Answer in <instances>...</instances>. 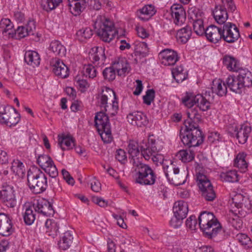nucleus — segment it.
Segmentation results:
<instances>
[{"instance_id":"f257e3e1","label":"nucleus","mask_w":252,"mask_h":252,"mask_svg":"<svg viewBox=\"0 0 252 252\" xmlns=\"http://www.w3.org/2000/svg\"><path fill=\"white\" fill-rule=\"evenodd\" d=\"M196 97L197 94L187 92L182 98V103L189 109L187 112L188 118L184 122L186 128L184 131H180V137L183 144L189 148L198 146L204 141V137L198 126L201 120V115L196 109L191 108L196 105Z\"/></svg>"},{"instance_id":"f03ea898","label":"nucleus","mask_w":252,"mask_h":252,"mask_svg":"<svg viewBox=\"0 0 252 252\" xmlns=\"http://www.w3.org/2000/svg\"><path fill=\"white\" fill-rule=\"evenodd\" d=\"M198 225L200 229L211 239L218 237L220 239L223 235L224 230L215 218L212 213L206 211L200 213L198 217Z\"/></svg>"},{"instance_id":"7ed1b4c3","label":"nucleus","mask_w":252,"mask_h":252,"mask_svg":"<svg viewBox=\"0 0 252 252\" xmlns=\"http://www.w3.org/2000/svg\"><path fill=\"white\" fill-rule=\"evenodd\" d=\"M27 180L30 190L34 194L41 193L47 188V176L38 168H33L28 171Z\"/></svg>"},{"instance_id":"20e7f679","label":"nucleus","mask_w":252,"mask_h":252,"mask_svg":"<svg viewBox=\"0 0 252 252\" xmlns=\"http://www.w3.org/2000/svg\"><path fill=\"white\" fill-rule=\"evenodd\" d=\"M94 27L97 30L98 36L105 42L109 43L112 40L116 33L113 23L102 16L97 17Z\"/></svg>"},{"instance_id":"39448f33","label":"nucleus","mask_w":252,"mask_h":252,"mask_svg":"<svg viewBox=\"0 0 252 252\" xmlns=\"http://www.w3.org/2000/svg\"><path fill=\"white\" fill-rule=\"evenodd\" d=\"M95 125L104 143H110L113 140L108 116L105 112H97L94 118Z\"/></svg>"},{"instance_id":"423d86ee","label":"nucleus","mask_w":252,"mask_h":252,"mask_svg":"<svg viewBox=\"0 0 252 252\" xmlns=\"http://www.w3.org/2000/svg\"><path fill=\"white\" fill-rule=\"evenodd\" d=\"M165 175L172 184L175 186L184 184L186 181L187 174L185 171L180 172L179 168L175 167L171 163L170 166H167L166 169L163 165Z\"/></svg>"},{"instance_id":"0eeeda50","label":"nucleus","mask_w":252,"mask_h":252,"mask_svg":"<svg viewBox=\"0 0 252 252\" xmlns=\"http://www.w3.org/2000/svg\"><path fill=\"white\" fill-rule=\"evenodd\" d=\"M137 176L135 178V183L141 185H153L155 183L157 178L154 170L150 166L143 165L137 172Z\"/></svg>"},{"instance_id":"6e6552de","label":"nucleus","mask_w":252,"mask_h":252,"mask_svg":"<svg viewBox=\"0 0 252 252\" xmlns=\"http://www.w3.org/2000/svg\"><path fill=\"white\" fill-rule=\"evenodd\" d=\"M20 120V114L15 109L7 110L4 105L0 106V123L12 127L17 125Z\"/></svg>"},{"instance_id":"1a4fd4ad","label":"nucleus","mask_w":252,"mask_h":252,"mask_svg":"<svg viewBox=\"0 0 252 252\" xmlns=\"http://www.w3.org/2000/svg\"><path fill=\"white\" fill-rule=\"evenodd\" d=\"M141 157L143 156L146 160L152 158L154 154L158 153L162 148L159 143L155 139L150 137L148 143L145 146H141Z\"/></svg>"},{"instance_id":"9d476101","label":"nucleus","mask_w":252,"mask_h":252,"mask_svg":"<svg viewBox=\"0 0 252 252\" xmlns=\"http://www.w3.org/2000/svg\"><path fill=\"white\" fill-rule=\"evenodd\" d=\"M32 207L35 212L44 216H53L55 213L52 204L43 198L34 200Z\"/></svg>"},{"instance_id":"9b49d317","label":"nucleus","mask_w":252,"mask_h":252,"mask_svg":"<svg viewBox=\"0 0 252 252\" xmlns=\"http://www.w3.org/2000/svg\"><path fill=\"white\" fill-rule=\"evenodd\" d=\"M222 38L228 43H233L240 37L238 29L235 25L227 22L223 26L222 30Z\"/></svg>"},{"instance_id":"f8f14e48","label":"nucleus","mask_w":252,"mask_h":252,"mask_svg":"<svg viewBox=\"0 0 252 252\" xmlns=\"http://www.w3.org/2000/svg\"><path fill=\"white\" fill-rule=\"evenodd\" d=\"M35 30V22L33 21H30L26 26H19L14 32L9 33V37L16 39L24 38L29 35H33Z\"/></svg>"},{"instance_id":"ddd939ff","label":"nucleus","mask_w":252,"mask_h":252,"mask_svg":"<svg viewBox=\"0 0 252 252\" xmlns=\"http://www.w3.org/2000/svg\"><path fill=\"white\" fill-rule=\"evenodd\" d=\"M0 200L10 208H13L16 205V200L13 188L10 186L2 187L0 190Z\"/></svg>"},{"instance_id":"4468645a","label":"nucleus","mask_w":252,"mask_h":252,"mask_svg":"<svg viewBox=\"0 0 252 252\" xmlns=\"http://www.w3.org/2000/svg\"><path fill=\"white\" fill-rule=\"evenodd\" d=\"M162 64L166 66L173 65L178 61L179 57L177 52L170 49H164L158 54Z\"/></svg>"},{"instance_id":"2eb2a0df","label":"nucleus","mask_w":252,"mask_h":252,"mask_svg":"<svg viewBox=\"0 0 252 252\" xmlns=\"http://www.w3.org/2000/svg\"><path fill=\"white\" fill-rule=\"evenodd\" d=\"M171 14L174 23L177 26H182L186 20V13L184 7L180 4H173L171 7Z\"/></svg>"},{"instance_id":"dca6fc26","label":"nucleus","mask_w":252,"mask_h":252,"mask_svg":"<svg viewBox=\"0 0 252 252\" xmlns=\"http://www.w3.org/2000/svg\"><path fill=\"white\" fill-rule=\"evenodd\" d=\"M13 231L14 228L9 216L0 213V235L2 236H9Z\"/></svg>"},{"instance_id":"f3484780","label":"nucleus","mask_w":252,"mask_h":252,"mask_svg":"<svg viewBox=\"0 0 252 252\" xmlns=\"http://www.w3.org/2000/svg\"><path fill=\"white\" fill-rule=\"evenodd\" d=\"M89 54L90 59L94 63H96L99 66L104 64L106 57L103 47L96 46L92 48Z\"/></svg>"},{"instance_id":"a211bd4d","label":"nucleus","mask_w":252,"mask_h":252,"mask_svg":"<svg viewBox=\"0 0 252 252\" xmlns=\"http://www.w3.org/2000/svg\"><path fill=\"white\" fill-rule=\"evenodd\" d=\"M112 97L115 98V92L112 89L105 87L97 95L98 104L101 108H103L105 112H107V108L109 107L108 100L112 99Z\"/></svg>"},{"instance_id":"6ab92c4d","label":"nucleus","mask_w":252,"mask_h":252,"mask_svg":"<svg viewBox=\"0 0 252 252\" xmlns=\"http://www.w3.org/2000/svg\"><path fill=\"white\" fill-rule=\"evenodd\" d=\"M127 121L133 126L142 127L148 124L146 115L140 111H134L128 114Z\"/></svg>"},{"instance_id":"aec40b11","label":"nucleus","mask_w":252,"mask_h":252,"mask_svg":"<svg viewBox=\"0 0 252 252\" xmlns=\"http://www.w3.org/2000/svg\"><path fill=\"white\" fill-rule=\"evenodd\" d=\"M214 99L213 93L206 91L204 94H198L196 97V105L202 111H206L210 108L211 101Z\"/></svg>"},{"instance_id":"412c9836","label":"nucleus","mask_w":252,"mask_h":252,"mask_svg":"<svg viewBox=\"0 0 252 252\" xmlns=\"http://www.w3.org/2000/svg\"><path fill=\"white\" fill-rule=\"evenodd\" d=\"M112 66L117 71L118 75L120 76H125L130 70L128 61L123 57H120L116 59L113 62Z\"/></svg>"},{"instance_id":"4be33fe9","label":"nucleus","mask_w":252,"mask_h":252,"mask_svg":"<svg viewBox=\"0 0 252 252\" xmlns=\"http://www.w3.org/2000/svg\"><path fill=\"white\" fill-rule=\"evenodd\" d=\"M251 132V126L241 125L235 127L232 135L235 136L239 143L244 144L247 141Z\"/></svg>"},{"instance_id":"5701e85b","label":"nucleus","mask_w":252,"mask_h":252,"mask_svg":"<svg viewBox=\"0 0 252 252\" xmlns=\"http://www.w3.org/2000/svg\"><path fill=\"white\" fill-rule=\"evenodd\" d=\"M53 72L61 78H67L69 74L67 66L59 59H55L53 62Z\"/></svg>"},{"instance_id":"b1692460","label":"nucleus","mask_w":252,"mask_h":252,"mask_svg":"<svg viewBox=\"0 0 252 252\" xmlns=\"http://www.w3.org/2000/svg\"><path fill=\"white\" fill-rule=\"evenodd\" d=\"M221 28L214 25L209 26L205 31V34L210 42L216 43L222 38Z\"/></svg>"},{"instance_id":"393cba45","label":"nucleus","mask_w":252,"mask_h":252,"mask_svg":"<svg viewBox=\"0 0 252 252\" xmlns=\"http://www.w3.org/2000/svg\"><path fill=\"white\" fill-rule=\"evenodd\" d=\"M195 9H190L189 11V15L192 19L193 29L196 34L202 36L205 33L206 29L204 27L203 21L201 19L197 18V14L195 13Z\"/></svg>"},{"instance_id":"a878e982","label":"nucleus","mask_w":252,"mask_h":252,"mask_svg":"<svg viewBox=\"0 0 252 252\" xmlns=\"http://www.w3.org/2000/svg\"><path fill=\"white\" fill-rule=\"evenodd\" d=\"M237 72H238L237 76L243 88L252 86V74L251 71L247 68H241Z\"/></svg>"},{"instance_id":"bb28decb","label":"nucleus","mask_w":252,"mask_h":252,"mask_svg":"<svg viewBox=\"0 0 252 252\" xmlns=\"http://www.w3.org/2000/svg\"><path fill=\"white\" fill-rule=\"evenodd\" d=\"M189 211L188 205L183 200L176 202L173 208L174 215L178 217L186 218Z\"/></svg>"},{"instance_id":"cd10ccee","label":"nucleus","mask_w":252,"mask_h":252,"mask_svg":"<svg viewBox=\"0 0 252 252\" xmlns=\"http://www.w3.org/2000/svg\"><path fill=\"white\" fill-rule=\"evenodd\" d=\"M226 84L230 90L236 93L241 94L244 89L242 84H240L238 76H229L225 80Z\"/></svg>"},{"instance_id":"c85d7f7f","label":"nucleus","mask_w":252,"mask_h":252,"mask_svg":"<svg viewBox=\"0 0 252 252\" xmlns=\"http://www.w3.org/2000/svg\"><path fill=\"white\" fill-rule=\"evenodd\" d=\"M213 13L214 17L218 24L224 25L226 23L228 16L225 7L216 5Z\"/></svg>"},{"instance_id":"c756f323","label":"nucleus","mask_w":252,"mask_h":252,"mask_svg":"<svg viewBox=\"0 0 252 252\" xmlns=\"http://www.w3.org/2000/svg\"><path fill=\"white\" fill-rule=\"evenodd\" d=\"M73 231L68 230L65 232L58 242L59 248L61 250H66L71 246L73 240Z\"/></svg>"},{"instance_id":"7c9ffc66","label":"nucleus","mask_w":252,"mask_h":252,"mask_svg":"<svg viewBox=\"0 0 252 252\" xmlns=\"http://www.w3.org/2000/svg\"><path fill=\"white\" fill-rule=\"evenodd\" d=\"M241 215L240 210L231 209L228 214V220L231 223L232 226L236 230L241 229L242 227V221L240 219Z\"/></svg>"},{"instance_id":"2f4dec72","label":"nucleus","mask_w":252,"mask_h":252,"mask_svg":"<svg viewBox=\"0 0 252 252\" xmlns=\"http://www.w3.org/2000/svg\"><path fill=\"white\" fill-rule=\"evenodd\" d=\"M24 60L28 64L33 67L38 66L40 62L39 55L33 51H27L25 54Z\"/></svg>"},{"instance_id":"473e14b6","label":"nucleus","mask_w":252,"mask_h":252,"mask_svg":"<svg viewBox=\"0 0 252 252\" xmlns=\"http://www.w3.org/2000/svg\"><path fill=\"white\" fill-rule=\"evenodd\" d=\"M227 87L225 81L222 83V81L220 79L214 80L211 94L212 95V93H213V95H214L213 94L215 93L219 96L224 95L227 93Z\"/></svg>"},{"instance_id":"72a5a7b5","label":"nucleus","mask_w":252,"mask_h":252,"mask_svg":"<svg viewBox=\"0 0 252 252\" xmlns=\"http://www.w3.org/2000/svg\"><path fill=\"white\" fill-rule=\"evenodd\" d=\"M46 235L51 238H54L59 231V226L57 222L52 220H47L45 222Z\"/></svg>"},{"instance_id":"f704fd0d","label":"nucleus","mask_w":252,"mask_h":252,"mask_svg":"<svg viewBox=\"0 0 252 252\" xmlns=\"http://www.w3.org/2000/svg\"><path fill=\"white\" fill-rule=\"evenodd\" d=\"M0 29L4 36L9 37V33L14 32L13 25L8 18H3L0 21Z\"/></svg>"},{"instance_id":"c9c22d12","label":"nucleus","mask_w":252,"mask_h":252,"mask_svg":"<svg viewBox=\"0 0 252 252\" xmlns=\"http://www.w3.org/2000/svg\"><path fill=\"white\" fill-rule=\"evenodd\" d=\"M58 145L63 150L71 148L74 146V141L70 136L62 134L58 135Z\"/></svg>"},{"instance_id":"e433bc0d","label":"nucleus","mask_w":252,"mask_h":252,"mask_svg":"<svg viewBox=\"0 0 252 252\" xmlns=\"http://www.w3.org/2000/svg\"><path fill=\"white\" fill-rule=\"evenodd\" d=\"M223 63L230 71L237 72L241 68L239 66V63L234 58L231 56L224 57Z\"/></svg>"},{"instance_id":"4c0bfd02","label":"nucleus","mask_w":252,"mask_h":252,"mask_svg":"<svg viewBox=\"0 0 252 252\" xmlns=\"http://www.w3.org/2000/svg\"><path fill=\"white\" fill-rule=\"evenodd\" d=\"M191 30L190 27L187 26L177 32L176 37L179 42L186 43L189 40L191 35Z\"/></svg>"},{"instance_id":"58836bf2","label":"nucleus","mask_w":252,"mask_h":252,"mask_svg":"<svg viewBox=\"0 0 252 252\" xmlns=\"http://www.w3.org/2000/svg\"><path fill=\"white\" fill-rule=\"evenodd\" d=\"M196 179L198 186L201 192L205 189L213 188L210 180L203 174H198L196 177Z\"/></svg>"},{"instance_id":"ea45409f","label":"nucleus","mask_w":252,"mask_h":252,"mask_svg":"<svg viewBox=\"0 0 252 252\" xmlns=\"http://www.w3.org/2000/svg\"><path fill=\"white\" fill-rule=\"evenodd\" d=\"M156 13L155 7L152 5H147L144 6L142 8L137 10V14L138 17L142 20L145 21L148 19V18L143 17V15L148 16L149 17L154 15Z\"/></svg>"},{"instance_id":"a19ab883","label":"nucleus","mask_w":252,"mask_h":252,"mask_svg":"<svg viewBox=\"0 0 252 252\" xmlns=\"http://www.w3.org/2000/svg\"><path fill=\"white\" fill-rule=\"evenodd\" d=\"M246 157V154L245 153H241L237 155L234 159V165L241 169L242 172H245L248 167Z\"/></svg>"},{"instance_id":"79ce46f5","label":"nucleus","mask_w":252,"mask_h":252,"mask_svg":"<svg viewBox=\"0 0 252 252\" xmlns=\"http://www.w3.org/2000/svg\"><path fill=\"white\" fill-rule=\"evenodd\" d=\"M11 171L19 177L23 176L25 172V166L23 163L18 159H14L11 163Z\"/></svg>"},{"instance_id":"37998d69","label":"nucleus","mask_w":252,"mask_h":252,"mask_svg":"<svg viewBox=\"0 0 252 252\" xmlns=\"http://www.w3.org/2000/svg\"><path fill=\"white\" fill-rule=\"evenodd\" d=\"M50 49L56 55L61 57L64 56L65 55L66 50L65 47L58 40H54L51 42Z\"/></svg>"},{"instance_id":"c03bdc74","label":"nucleus","mask_w":252,"mask_h":252,"mask_svg":"<svg viewBox=\"0 0 252 252\" xmlns=\"http://www.w3.org/2000/svg\"><path fill=\"white\" fill-rule=\"evenodd\" d=\"M149 52L148 45L144 42H136L135 44V55H139L140 57H146Z\"/></svg>"},{"instance_id":"a18cd8bd","label":"nucleus","mask_w":252,"mask_h":252,"mask_svg":"<svg viewBox=\"0 0 252 252\" xmlns=\"http://www.w3.org/2000/svg\"><path fill=\"white\" fill-rule=\"evenodd\" d=\"M178 158L184 162L192 161L194 158V153L190 149L180 151L177 155Z\"/></svg>"},{"instance_id":"49530a36","label":"nucleus","mask_w":252,"mask_h":252,"mask_svg":"<svg viewBox=\"0 0 252 252\" xmlns=\"http://www.w3.org/2000/svg\"><path fill=\"white\" fill-rule=\"evenodd\" d=\"M62 0H42L41 5L43 9L50 12L58 6Z\"/></svg>"},{"instance_id":"de8ad7c7","label":"nucleus","mask_w":252,"mask_h":252,"mask_svg":"<svg viewBox=\"0 0 252 252\" xmlns=\"http://www.w3.org/2000/svg\"><path fill=\"white\" fill-rule=\"evenodd\" d=\"M221 180L228 182L238 181V175L235 170H230L226 172H222L220 175Z\"/></svg>"},{"instance_id":"09e8293b","label":"nucleus","mask_w":252,"mask_h":252,"mask_svg":"<svg viewBox=\"0 0 252 252\" xmlns=\"http://www.w3.org/2000/svg\"><path fill=\"white\" fill-rule=\"evenodd\" d=\"M81 74L83 77L94 78L96 76V69L91 64H85L81 70Z\"/></svg>"},{"instance_id":"8fccbe9b","label":"nucleus","mask_w":252,"mask_h":252,"mask_svg":"<svg viewBox=\"0 0 252 252\" xmlns=\"http://www.w3.org/2000/svg\"><path fill=\"white\" fill-rule=\"evenodd\" d=\"M32 206H29L26 209L23 218L25 223L27 225H31L35 219V215L33 213Z\"/></svg>"},{"instance_id":"3c124183","label":"nucleus","mask_w":252,"mask_h":252,"mask_svg":"<svg viewBox=\"0 0 252 252\" xmlns=\"http://www.w3.org/2000/svg\"><path fill=\"white\" fill-rule=\"evenodd\" d=\"M236 239L246 249L252 248V241L247 235L244 233L238 234L236 236Z\"/></svg>"},{"instance_id":"603ef678","label":"nucleus","mask_w":252,"mask_h":252,"mask_svg":"<svg viewBox=\"0 0 252 252\" xmlns=\"http://www.w3.org/2000/svg\"><path fill=\"white\" fill-rule=\"evenodd\" d=\"M37 162L41 168L44 169L53 162L52 158L48 155H41L38 156Z\"/></svg>"},{"instance_id":"864d4df0","label":"nucleus","mask_w":252,"mask_h":252,"mask_svg":"<svg viewBox=\"0 0 252 252\" xmlns=\"http://www.w3.org/2000/svg\"><path fill=\"white\" fill-rule=\"evenodd\" d=\"M127 151L130 157L139 156L140 151L138 143L133 140H130L127 146Z\"/></svg>"},{"instance_id":"5fc2aeb1","label":"nucleus","mask_w":252,"mask_h":252,"mask_svg":"<svg viewBox=\"0 0 252 252\" xmlns=\"http://www.w3.org/2000/svg\"><path fill=\"white\" fill-rule=\"evenodd\" d=\"M116 70L111 66L110 67L106 68L103 71V75L106 80L108 81H112L115 79Z\"/></svg>"},{"instance_id":"6e6d98bb","label":"nucleus","mask_w":252,"mask_h":252,"mask_svg":"<svg viewBox=\"0 0 252 252\" xmlns=\"http://www.w3.org/2000/svg\"><path fill=\"white\" fill-rule=\"evenodd\" d=\"M70 12L75 16L79 15V0H68Z\"/></svg>"},{"instance_id":"4d7b16f0","label":"nucleus","mask_w":252,"mask_h":252,"mask_svg":"<svg viewBox=\"0 0 252 252\" xmlns=\"http://www.w3.org/2000/svg\"><path fill=\"white\" fill-rule=\"evenodd\" d=\"M44 171L47 173L50 177L56 180V178L58 175V171L56 165L54 164V162L52 164L49 165L43 169Z\"/></svg>"},{"instance_id":"13d9d810","label":"nucleus","mask_w":252,"mask_h":252,"mask_svg":"<svg viewBox=\"0 0 252 252\" xmlns=\"http://www.w3.org/2000/svg\"><path fill=\"white\" fill-rule=\"evenodd\" d=\"M201 192L203 197L208 201H212L216 197V194L213 188L211 189H208L207 190L205 189Z\"/></svg>"},{"instance_id":"bf43d9fd","label":"nucleus","mask_w":252,"mask_h":252,"mask_svg":"<svg viewBox=\"0 0 252 252\" xmlns=\"http://www.w3.org/2000/svg\"><path fill=\"white\" fill-rule=\"evenodd\" d=\"M244 197L241 194H236L232 198V204L237 208V210L243 207Z\"/></svg>"},{"instance_id":"052dcab7","label":"nucleus","mask_w":252,"mask_h":252,"mask_svg":"<svg viewBox=\"0 0 252 252\" xmlns=\"http://www.w3.org/2000/svg\"><path fill=\"white\" fill-rule=\"evenodd\" d=\"M155 94V92L153 89L148 90L146 92V94L143 97L144 103L148 105H150L154 100Z\"/></svg>"},{"instance_id":"680f3d73","label":"nucleus","mask_w":252,"mask_h":252,"mask_svg":"<svg viewBox=\"0 0 252 252\" xmlns=\"http://www.w3.org/2000/svg\"><path fill=\"white\" fill-rule=\"evenodd\" d=\"M113 100H112V103L111 104V108H107L108 114L115 116L118 112L119 110V105L118 102L115 96V98L112 97Z\"/></svg>"},{"instance_id":"e2e57ef3","label":"nucleus","mask_w":252,"mask_h":252,"mask_svg":"<svg viewBox=\"0 0 252 252\" xmlns=\"http://www.w3.org/2000/svg\"><path fill=\"white\" fill-rule=\"evenodd\" d=\"M186 224L187 227L190 228V229H195L196 226L197 225L195 216L192 215L186 221Z\"/></svg>"},{"instance_id":"0e129e2a","label":"nucleus","mask_w":252,"mask_h":252,"mask_svg":"<svg viewBox=\"0 0 252 252\" xmlns=\"http://www.w3.org/2000/svg\"><path fill=\"white\" fill-rule=\"evenodd\" d=\"M184 219L183 218L178 217L174 215L170 221V224L175 228H178L182 225Z\"/></svg>"},{"instance_id":"69168bd1","label":"nucleus","mask_w":252,"mask_h":252,"mask_svg":"<svg viewBox=\"0 0 252 252\" xmlns=\"http://www.w3.org/2000/svg\"><path fill=\"white\" fill-rule=\"evenodd\" d=\"M62 174L63 178L66 182L69 185L73 186L75 183L74 179L70 175L69 173L64 169H62Z\"/></svg>"},{"instance_id":"338daca9","label":"nucleus","mask_w":252,"mask_h":252,"mask_svg":"<svg viewBox=\"0 0 252 252\" xmlns=\"http://www.w3.org/2000/svg\"><path fill=\"white\" fill-rule=\"evenodd\" d=\"M221 4L219 5L225 7L227 6L228 10L231 12H233L236 9V7L233 1V0H221Z\"/></svg>"},{"instance_id":"774afa93","label":"nucleus","mask_w":252,"mask_h":252,"mask_svg":"<svg viewBox=\"0 0 252 252\" xmlns=\"http://www.w3.org/2000/svg\"><path fill=\"white\" fill-rule=\"evenodd\" d=\"M131 158L130 159V162L132 164V165L136 167V168L135 169V170L137 171V172L139 170V169L140 167L143 166V165H148L147 164L142 163L141 161L139 159V156H135V157H131Z\"/></svg>"}]
</instances>
